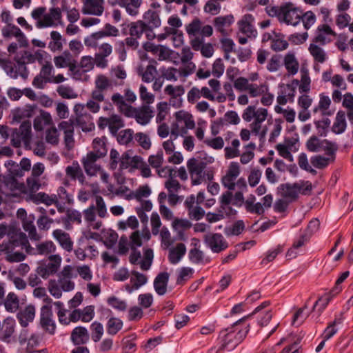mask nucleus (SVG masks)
I'll return each mask as SVG.
<instances>
[{
    "label": "nucleus",
    "instance_id": "f257e3e1",
    "mask_svg": "<svg viewBox=\"0 0 353 353\" xmlns=\"http://www.w3.org/2000/svg\"><path fill=\"white\" fill-rule=\"evenodd\" d=\"M111 99L120 112L128 117H134L136 121L142 125L148 124L154 117V110L150 105L143 104L138 108L132 107L127 104L123 97L119 93L113 94Z\"/></svg>",
    "mask_w": 353,
    "mask_h": 353
},
{
    "label": "nucleus",
    "instance_id": "f03ea898",
    "mask_svg": "<svg viewBox=\"0 0 353 353\" xmlns=\"http://www.w3.org/2000/svg\"><path fill=\"white\" fill-rule=\"evenodd\" d=\"M31 17L39 29L63 25L62 12L58 7L50 8L48 11L46 7L35 8L31 12Z\"/></svg>",
    "mask_w": 353,
    "mask_h": 353
},
{
    "label": "nucleus",
    "instance_id": "7ed1b4c3",
    "mask_svg": "<svg viewBox=\"0 0 353 353\" xmlns=\"http://www.w3.org/2000/svg\"><path fill=\"white\" fill-rule=\"evenodd\" d=\"M237 325L234 323L233 325L234 330L231 327L223 330L219 332V339L220 340L221 346L217 350L216 353L225 350H233L246 337L250 331V325L236 332L235 327Z\"/></svg>",
    "mask_w": 353,
    "mask_h": 353
},
{
    "label": "nucleus",
    "instance_id": "20e7f679",
    "mask_svg": "<svg viewBox=\"0 0 353 353\" xmlns=\"http://www.w3.org/2000/svg\"><path fill=\"white\" fill-rule=\"evenodd\" d=\"M267 117V109L261 108L256 110L254 105H249L242 114L243 119L247 122L254 119V121L250 124L251 132L256 135L259 134L261 138L265 136L267 132L266 128L261 130V124L265 121Z\"/></svg>",
    "mask_w": 353,
    "mask_h": 353
},
{
    "label": "nucleus",
    "instance_id": "39448f33",
    "mask_svg": "<svg viewBox=\"0 0 353 353\" xmlns=\"http://www.w3.org/2000/svg\"><path fill=\"white\" fill-rule=\"evenodd\" d=\"M281 195L290 202L295 201L299 194L310 195L312 190V185L308 181H299V182L281 184L279 188Z\"/></svg>",
    "mask_w": 353,
    "mask_h": 353
},
{
    "label": "nucleus",
    "instance_id": "423d86ee",
    "mask_svg": "<svg viewBox=\"0 0 353 353\" xmlns=\"http://www.w3.org/2000/svg\"><path fill=\"white\" fill-rule=\"evenodd\" d=\"M8 241H3L0 244V252L8 251L14 249L16 247H22L26 249V252L31 254L33 248L31 247L28 236L25 233L14 227L10 228L8 233Z\"/></svg>",
    "mask_w": 353,
    "mask_h": 353
},
{
    "label": "nucleus",
    "instance_id": "0eeeda50",
    "mask_svg": "<svg viewBox=\"0 0 353 353\" xmlns=\"http://www.w3.org/2000/svg\"><path fill=\"white\" fill-rule=\"evenodd\" d=\"M11 145L14 148H20L23 143L26 148H29L32 141V123L30 121H24L19 128H13L11 131Z\"/></svg>",
    "mask_w": 353,
    "mask_h": 353
},
{
    "label": "nucleus",
    "instance_id": "6e6552de",
    "mask_svg": "<svg viewBox=\"0 0 353 353\" xmlns=\"http://www.w3.org/2000/svg\"><path fill=\"white\" fill-rule=\"evenodd\" d=\"M301 73L302 77L300 84L298 80H294L292 84H285L281 86L280 92L282 94L290 99V102L293 101L297 85H299V90L301 93H306L310 90L311 79L305 68H303Z\"/></svg>",
    "mask_w": 353,
    "mask_h": 353
},
{
    "label": "nucleus",
    "instance_id": "1a4fd4ad",
    "mask_svg": "<svg viewBox=\"0 0 353 353\" xmlns=\"http://www.w3.org/2000/svg\"><path fill=\"white\" fill-rule=\"evenodd\" d=\"M133 161V157L130 151H125L121 155L114 148L111 149L110 152L109 168L111 170H115L119 168L122 171L130 168Z\"/></svg>",
    "mask_w": 353,
    "mask_h": 353
},
{
    "label": "nucleus",
    "instance_id": "9d476101",
    "mask_svg": "<svg viewBox=\"0 0 353 353\" xmlns=\"http://www.w3.org/2000/svg\"><path fill=\"white\" fill-rule=\"evenodd\" d=\"M113 89L112 81L104 74H99L94 81V88L91 92V97L97 101H104L108 91Z\"/></svg>",
    "mask_w": 353,
    "mask_h": 353
},
{
    "label": "nucleus",
    "instance_id": "9b49d317",
    "mask_svg": "<svg viewBox=\"0 0 353 353\" xmlns=\"http://www.w3.org/2000/svg\"><path fill=\"white\" fill-rule=\"evenodd\" d=\"M302 10L292 2H287L283 4V12L281 23L287 25L296 26L301 22Z\"/></svg>",
    "mask_w": 353,
    "mask_h": 353
},
{
    "label": "nucleus",
    "instance_id": "f8f14e48",
    "mask_svg": "<svg viewBox=\"0 0 353 353\" xmlns=\"http://www.w3.org/2000/svg\"><path fill=\"white\" fill-rule=\"evenodd\" d=\"M132 252L129 261L132 264H139L142 270H148L152 263L154 257L153 250L150 248L145 249L143 252V259L141 260V254L137 248H131Z\"/></svg>",
    "mask_w": 353,
    "mask_h": 353
},
{
    "label": "nucleus",
    "instance_id": "ddd939ff",
    "mask_svg": "<svg viewBox=\"0 0 353 353\" xmlns=\"http://www.w3.org/2000/svg\"><path fill=\"white\" fill-rule=\"evenodd\" d=\"M49 262L47 264L37 268V274L43 279H47L50 275L56 274L60 268L62 259L59 254H51L48 257Z\"/></svg>",
    "mask_w": 353,
    "mask_h": 353
},
{
    "label": "nucleus",
    "instance_id": "4468645a",
    "mask_svg": "<svg viewBox=\"0 0 353 353\" xmlns=\"http://www.w3.org/2000/svg\"><path fill=\"white\" fill-rule=\"evenodd\" d=\"M1 34L5 39L15 38L20 47H28V40L26 36L18 26L14 24L8 23L3 27Z\"/></svg>",
    "mask_w": 353,
    "mask_h": 353
},
{
    "label": "nucleus",
    "instance_id": "2eb2a0df",
    "mask_svg": "<svg viewBox=\"0 0 353 353\" xmlns=\"http://www.w3.org/2000/svg\"><path fill=\"white\" fill-rule=\"evenodd\" d=\"M203 241L206 245L215 253H219L228 247L223 235L219 233H208L204 236Z\"/></svg>",
    "mask_w": 353,
    "mask_h": 353
},
{
    "label": "nucleus",
    "instance_id": "dca6fc26",
    "mask_svg": "<svg viewBox=\"0 0 353 353\" xmlns=\"http://www.w3.org/2000/svg\"><path fill=\"white\" fill-rule=\"evenodd\" d=\"M187 167L190 174L192 185H196L201 183L203 179L202 174L206 167V163L192 158L188 161Z\"/></svg>",
    "mask_w": 353,
    "mask_h": 353
},
{
    "label": "nucleus",
    "instance_id": "f3484780",
    "mask_svg": "<svg viewBox=\"0 0 353 353\" xmlns=\"http://www.w3.org/2000/svg\"><path fill=\"white\" fill-rule=\"evenodd\" d=\"M40 325L41 327L50 334H54L56 330V324L53 319V313L51 305H43L41 308Z\"/></svg>",
    "mask_w": 353,
    "mask_h": 353
},
{
    "label": "nucleus",
    "instance_id": "a211bd4d",
    "mask_svg": "<svg viewBox=\"0 0 353 353\" xmlns=\"http://www.w3.org/2000/svg\"><path fill=\"white\" fill-rule=\"evenodd\" d=\"M37 109L36 105L27 104L12 111V124L19 123L33 117Z\"/></svg>",
    "mask_w": 353,
    "mask_h": 353
},
{
    "label": "nucleus",
    "instance_id": "6ab92c4d",
    "mask_svg": "<svg viewBox=\"0 0 353 353\" xmlns=\"http://www.w3.org/2000/svg\"><path fill=\"white\" fill-rule=\"evenodd\" d=\"M336 32L327 24L319 25L316 31L313 41L316 43L325 45L336 37Z\"/></svg>",
    "mask_w": 353,
    "mask_h": 353
},
{
    "label": "nucleus",
    "instance_id": "aec40b11",
    "mask_svg": "<svg viewBox=\"0 0 353 353\" xmlns=\"http://www.w3.org/2000/svg\"><path fill=\"white\" fill-rule=\"evenodd\" d=\"M240 174V166L236 162H232L225 176L221 179L223 185L229 190H234L236 180Z\"/></svg>",
    "mask_w": 353,
    "mask_h": 353
},
{
    "label": "nucleus",
    "instance_id": "412c9836",
    "mask_svg": "<svg viewBox=\"0 0 353 353\" xmlns=\"http://www.w3.org/2000/svg\"><path fill=\"white\" fill-rule=\"evenodd\" d=\"M112 6L119 5L124 8L126 12L132 16L136 17L139 14V9L143 3L142 0H108Z\"/></svg>",
    "mask_w": 353,
    "mask_h": 353
},
{
    "label": "nucleus",
    "instance_id": "4be33fe9",
    "mask_svg": "<svg viewBox=\"0 0 353 353\" xmlns=\"http://www.w3.org/2000/svg\"><path fill=\"white\" fill-rule=\"evenodd\" d=\"M253 22L254 18L251 14H245L238 22L239 32L247 37L255 38L257 35V31L253 26Z\"/></svg>",
    "mask_w": 353,
    "mask_h": 353
},
{
    "label": "nucleus",
    "instance_id": "5701e85b",
    "mask_svg": "<svg viewBox=\"0 0 353 353\" xmlns=\"http://www.w3.org/2000/svg\"><path fill=\"white\" fill-rule=\"evenodd\" d=\"M104 0H83L82 12L84 14L101 16L104 11Z\"/></svg>",
    "mask_w": 353,
    "mask_h": 353
},
{
    "label": "nucleus",
    "instance_id": "b1692460",
    "mask_svg": "<svg viewBox=\"0 0 353 353\" xmlns=\"http://www.w3.org/2000/svg\"><path fill=\"white\" fill-rule=\"evenodd\" d=\"M195 199V196L192 194L187 197L184 205L188 209L189 217L191 219L199 221L204 216L205 211L199 205H194L196 202Z\"/></svg>",
    "mask_w": 353,
    "mask_h": 353
},
{
    "label": "nucleus",
    "instance_id": "393cba45",
    "mask_svg": "<svg viewBox=\"0 0 353 353\" xmlns=\"http://www.w3.org/2000/svg\"><path fill=\"white\" fill-rule=\"evenodd\" d=\"M234 18L231 14L219 16L214 18L213 21L216 30L223 35H228L230 32V26L234 23Z\"/></svg>",
    "mask_w": 353,
    "mask_h": 353
},
{
    "label": "nucleus",
    "instance_id": "a878e982",
    "mask_svg": "<svg viewBox=\"0 0 353 353\" xmlns=\"http://www.w3.org/2000/svg\"><path fill=\"white\" fill-rule=\"evenodd\" d=\"M52 236L66 252H70L73 250L74 243L69 233L61 229H56L52 232Z\"/></svg>",
    "mask_w": 353,
    "mask_h": 353
},
{
    "label": "nucleus",
    "instance_id": "bb28decb",
    "mask_svg": "<svg viewBox=\"0 0 353 353\" xmlns=\"http://www.w3.org/2000/svg\"><path fill=\"white\" fill-rule=\"evenodd\" d=\"M100 158L95 156V153L88 152L85 157L82 159V164L85 173L89 176H95L100 171L101 166L96 163Z\"/></svg>",
    "mask_w": 353,
    "mask_h": 353
},
{
    "label": "nucleus",
    "instance_id": "cd10ccee",
    "mask_svg": "<svg viewBox=\"0 0 353 353\" xmlns=\"http://www.w3.org/2000/svg\"><path fill=\"white\" fill-rule=\"evenodd\" d=\"M155 57L159 61H170L176 65L179 63V54L165 46H160Z\"/></svg>",
    "mask_w": 353,
    "mask_h": 353
},
{
    "label": "nucleus",
    "instance_id": "c85d7f7f",
    "mask_svg": "<svg viewBox=\"0 0 353 353\" xmlns=\"http://www.w3.org/2000/svg\"><path fill=\"white\" fill-rule=\"evenodd\" d=\"M90 339V334L88 330L82 326L74 328L70 334L71 341L76 345L83 346Z\"/></svg>",
    "mask_w": 353,
    "mask_h": 353
},
{
    "label": "nucleus",
    "instance_id": "c756f323",
    "mask_svg": "<svg viewBox=\"0 0 353 353\" xmlns=\"http://www.w3.org/2000/svg\"><path fill=\"white\" fill-rule=\"evenodd\" d=\"M15 320L12 317L5 319L1 324L0 339L6 342L10 341V339L15 331Z\"/></svg>",
    "mask_w": 353,
    "mask_h": 353
},
{
    "label": "nucleus",
    "instance_id": "7c9ffc66",
    "mask_svg": "<svg viewBox=\"0 0 353 353\" xmlns=\"http://www.w3.org/2000/svg\"><path fill=\"white\" fill-rule=\"evenodd\" d=\"M35 216L31 214L27 219L23 220L22 227L28 232V236L32 241H38L41 239V236L37 232V228L34 224Z\"/></svg>",
    "mask_w": 353,
    "mask_h": 353
},
{
    "label": "nucleus",
    "instance_id": "2f4dec72",
    "mask_svg": "<svg viewBox=\"0 0 353 353\" xmlns=\"http://www.w3.org/2000/svg\"><path fill=\"white\" fill-rule=\"evenodd\" d=\"M160 14V10L148 9L143 14V21L150 27L159 28L162 23Z\"/></svg>",
    "mask_w": 353,
    "mask_h": 353
},
{
    "label": "nucleus",
    "instance_id": "473e14b6",
    "mask_svg": "<svg viewBox=\"0 0 353 353\" xmlns=\"http://www.w3.org/2000/svg\"><path fill=\"white\" fill-rule=\"evenodd\" d=\"M36 309L32 305L26 306L17 314V319L22 327H26L35 316Z\"/></svg>",
    "mask_w": 353,
    "mask_h": 353
},
{
    "label": "nucleus",
    "instance_id": "72a5a7b5",
    "mask_svg": "<svg viewBox=\"0 0 353 353\" xmlns=\"http://www.w3.org/2000/svg\"><path fill=\"white\" fill-rule=\"evenodd\" d=\"M131 274L132 276L130 279V282L132 285L131 286L126 285L125 286V289L129 293H132L134 290H138L148 281L146 275L142 273L133 270Z\"/></svg>",
    "mask_w": 353,
    "mask_h": 353
},
{
    "label": "nucleus",
    "instance_id": "f704fd0d",
    "mask_svg": "<svg viewBox=\"0 0 353 353\" xmlns=\"http://www.w3.org/2000/svg\"><path fill=\"white\" fill-rule=\"evenodd\" d=\"M170 274L168 272L159 273L154 281V288L156 292L160 295H164L167 292V286Z\"/></svg>",
    "mask_w": 353,
    "mask_h": 353
},
{
    "label": "nucleus",
    "instance_id": "c9c22d12",
    "mask_svg": "<svg viewBox=\"0 0 353 353\" xmlns=\"http://www.w3.org/2000/svg\"><path fill=\"white\" fill-rule=\"evenodd\" d=\"M330 105L331 100L330 97L321 94L319 95V104L314 108L313 112L317 113L320 112L323 116H331L333 114V111L330 110Z\"/></svg>",
    "mask_w": 353,
    "mask_h": 353
},
{
    "label": "nucleus",
    "instance_id": "e433bc0d",
    "mask_svg": "<svg viewBox=\"0 0 353 353\" xmlns=\"http://www.w3.org/2000/svg\"><path fill=\"white\" fill-rule=\"evenodd\" d=\"M130 169L139 170L143 177L148 178L151 176L150 165H148L147 163L145 162L143 158L140 156L135 155L133 157V161Z\"/></svg>",
    "mask_w": 353,
    "mask_h": 353
},
{
    "label": "nucleus",
    "instance_id": "4c0bfd02",
    "mask_svg": "<svg viewBox=\"0 0 353 353\" xmlns=\"http://www.w3.org/2000/svg\"><path fill=\"white\" fill-rule=\"evenodd\" d=\"M186 252L185 245L182 243H178L174 248L170 249L168 259L172 264H176Z\"/></svg>",
    "mask_w": 353,
    "mask_h": 353
},
{
    "label": "nucleus",
    "instance_id": "58836bf2",
    "mask_svg": "<svg viewBox=\"0 0 353 353\" xmlns=\"http://www.w3.org/2000/svg\"><path fill=\"white\" fill-rule=\"evenodd\" d=\"M309 52L313 57L315 62L323 64L328 59V56L325 50L319 46L316 43H311L309 46Z\"/></svg>",
    "mask_w": 353,
    "mask_h": 353
},
{
    "label": "nucleus",
    "instance_id": "ea45409f",
    "mask_svg": "<svg viewBox=\"0 0 353 353\" xmlns=\"http://www.w3.org/2000/svg\"><path fill=\"white\" fill-rule=\"evenodd\" d=\"M50 41L48 43V48L51 52L61 51L63 49L65 39L58 31L53 30L50 32Z\"/></svg>",
    "mask_w": 353,
    "mask_h": 353
},
{
    "label": "nucleus",
    "instance_id": "a19ab883",
    "mask_svg": "<svg viewBox=\"0 0 353 353\" xmlns=\"http://www.w3.org/2000/svg\"><path fill=\"white\" fill-rule=\"evenodd\" d=\"M52 122L51 115L49 112L41 110L40 114L34 119V128L37 131H41L45 126L49 125Z\"/></svg>",
    "mask_w": 353,
    "mask_h": 353
},
{
    "label": "nucleus",
    "instance_id": "79ce46f5",
    "mask_svg": "<svg viewBox=\"0 0 353 353\" xmlns=\"http://www.w3.org/2000/svg\"><path fill=\"white\" fill-rule=\"evenodd\" d=\"M101 121H105V125H108L112 134H116L118 130L123 127V121L118 115H112L109 118L101 117Z\"/></svg>",
    "mask_w": 353,
    "mask_h": 353
},
{
    "label": "nucleus",
    "instance_id": "37998d69",
    "mask_svg": "<svg viewBox=\"0 0 353 353\" xmlns=\"http://www.w3.org/2000/svg\"><path fill=\"white\" fill-rule=\"evenodd\" d=\"M56 66H76V61L68 50L63 51L54 59Z\"/></svg>",
    "mask_w": 353,
    "mask_h": 353
},
{
    "label": "nucleus",
    "instance_id": "c03bdc74",
    "mask_svg": "<svg viewBox=\"0 0 353 353\" xmlns=\"http://www.w3.org/2000/svg\"><path fill=\"white\" fill-rule=\"evenodd\" d=\"M347 127V123L345 120V112L342 110H339L336 116L335 121L332 127V131L335 134H341L345 132Z\"/></svg>",
    "mask_w": 353,
    "mask_h": 353
},
{
    "label": "nucleus",
    "instance_id": "a18cd8bd",
    "mask_svg": "<svg viewBox=\"0 0 353 353\" xmlns=\"http://www.w3.org/2000/svg\"><path fill=\"white\" fill-rule=\"evenodd\" d=\"M93 151L90 153H95V156L99 158L104 157L107 154L108 149L105 145V138H95L92 141Z\"/></svg>",
    "mask_w": 353,
    "mask_h": 353
},
{
    "label": "nucleus",
    "instance_id": "49530a36",
    "mask_svg": "<svg viewBox=\"0 0 353 353\" xmlns=\"http://www.w3.org/2000/svg\"><path fill=\"white\" fill-rule=\"evenodd\" d=\"M3 304L6 310L9 312H15L19 307V299L14 292H9L5 299H3Z\"/></svg>",
    "mask_w": 353,
    "mask_h": 353
},
{
    "label": "nucleus",
    "instance_id": "de8ad7c7",
    "mask_svg": "<svg viewBox=\"0 0 353 353\" xmlns=\"http://www.w3.org/2000/svg\"><path fill=\"white\" fill-rule=\"evenodd\" d=\"M151 194V190L148 185L140 186L135 191L130 192L128 194L125 196L127 200L135 199L137 201H142L143 198L148 197Z\"/></svg>",
    "mask_w": 353,
    "mask_h": 353
},
{
    "label": "nucleus",
    "instance_id": "09e8293b",
    "mask_svg": "<svg viewBox=\"0 0 353 353\" xmlns=\"http://www.w3.org/2000/svg\"><path fill=\"white\" fill-rule=\"evenodd\" d=\"M161 73L157 68H139V74L141 76L142 81L145 83L152 82Z\"/></svg>",
    "mask_w": 353,
    "mask_h": 353
},
{
    "label": "nucleus",
    "instance_id": "8fccbe9b",
    "mask_svg": "<svg viewBox=\"0 0 353 353\" xmlns=\"http://www.w3.org/2000/svg\"><path fill=\"white\" fill-rule=\"evenodd\" d=\"M56 250L57 246L52 241H45L36 245L35 253L39 255H51Z\"/></svg>",
    "mask_w": 353,
    "mask_h": 353
},
{
    "label": "nucleus",
    "instance_id": "3c124183",
    "mask_svg": "<svg viewBox=\"0 0 353 353\" xmlns=\"http://www.w3.org/2000/svg\"><path fill=\"white\" fill-rule=\"evenodd\" d=\"M176 120L179 123H183V126L187 130L188 129H193L195 127V123L192 114L185 111H179L175 113Z\"/></svg>",
    "mask_w": 353,
    "mask_h": 353
},
{
    "label": "nucleus",
    "instance_id": "603ef678",
    "mask_svg": "<svg viewBox=\"0 0 353 353\" xmlns=\"http://www.w3.org/2000/svg\"><path fill=\"white\" fill-rule=\"evenodd\" d=\"M147 28L148 25L142 20H138L133 22L130 25V35L137 39H139L141 37Z\"/></svg>",
    "mask_w": 353,
    "mask_h": 353
},
{
    "label": "nucleus",
    "instance_id": "864d4df0",
    "mask_svg": "<svg viewBox=\"0 0 353 353\" xmlns=\"http://www.w3.org/2000/svg\"><path fill=\"white\" fill-rule=\"evenodd\" d=\"M14 59L19 66L34 63L33 53L26 50L17 52Z\"/></svg>",
    "mask_w": 353,
    "mask_h": 353
},
{
    "label": "nucleus",
    "instance_id": "5fc2aeb1",
    "mask_svg": "<svg viewBox=\"0 0 353 353\" xmlns=\"http://www.w3.org/2000/svg\"><path fill=\"white\" fill-rule=\"evenodd\" d=\"M76 125L81 128L83 131L90 130L92 128V123H91V116L89 114H77L75 119H74Z\"/></svg>",
    "mask_w": 353,
    "mask_h": 353
},
{
    "label": "nucleus",
    "instance_id": "6e6d98bb",
    "mask_svg": "<svg viewBox=\"0 0 353 353\" xmlns=\"http://www.w3.org/2000/svg\"><path fill=\"white\" fill-rule=\"evenodd\" d=\"M14 249H10L8 251L0 252V255L5 254V259L10 263H19L24 261L26 255L21 252H14Z\"/></svg>",
    "mask_w": 353,
    "mask_h": 353
},
{
    "label": "nucleus",
    "instance_id": "4d7b16f0",
    "mask_svg": "<svg viewBox=\"0 0 353 353\" xmlns=\"http://www.w3.org/2000/svg\"><path fill=\"white\" fill-rule=\"evenodd\" d=\"M34 63L37 61L41 66H52L51 56L46 51L39 50L33 53Z\"/></svg>",
    "mask_w": 353,
    "mask_h": 353
},
{
    "label": "nucleus",
    "instance_id": "13d9d810",
    "mask_svg": "<svg viewBox=\"0 0 353 353\" xmlns=\"http://www.w3.org/2000/svg\"><path fill=\"white\" fill-rule=\"evenodd\" d=\"M123 321L116 317H111L107 322V332L110 335L117 334L123 327Z\"/></svg>",
    "mask_w": 353,
    "mask_h": 353
},
{
    "label": "nucleus",
    "instance_id": "bf43d9fd",
    "mask_svg": "<svg viewBox=\"0 0 353 353\" xmlns=\"http://www.w3.org/2000/svg\"><path fill=\"white\" fill-rule=\"evenodd\" d=\"M62 222L64 224L70 222H76L79 224L81 223V213L77 210L68 208L65 211V216L62 218Z\"/></svg>",
    "mask_w": 353,
    "mask_h": 353
},
{
    "label": "nucleus",
    "instance_id": "052dcab7",
    "mask_svg": "<svg viewBox=\"0 0 353 353\" xmlns=\"http://www.w3.org/2000/svg\"><path fill=\"white\" fill-rule=\"evenodd\" d=\"M342 105L347 110V117L350 123L353 125V95L351 93L348 92L343 95Z\"/></svg>",
    "mask_w": 353,
    "mask_h": 353
},
{
    "label": "nucleus",
    "instance_id": "680f3d73",
    "mask_svg": "<svg viewBox=\"0 0 353 353\" xmlns=\"http://www.w3.org/2000/svg\"><path fill=\"white\" fill-rule=\"evenodd\" d=\"M136 336L131 335L123 339L122 350L123 353H133L136 350L137 344L135 343Z\"/></svg>",
    "mask_w": 353,
    "mask_h": 353
},
{
    "label": "nucleus",
    "instance_id": "e2e57ef3",
    "mask_svg": "<svg viewBox=\"0 0 353 353\" xmlns=\"http://www.w3.org/2000/svg\"><path fill=\"white\" fill-rule=\"evenodd\" d=\"M301 18V21H302L303 25L306 30L310 29L316 21L315 14L311 10H308L305 12L302 11Z\"/></svg>",
    "mask_w": 353,
    "mask_h": 353
},
{
    "label": "nucleus",
    "instance_id": "0e129e2a",
    "mask_svg": "<svg viewBox=\"0 0 353 353\" xmlns=\"http://www.w3.org/2000/svg\"><path fill=\"white\" fill-rule=\"evenodd\" d=\"M157 114L156 117V122L162 123L169 112L168 103L165 101L159 102L157 105Z\"/></svg>",
    "mask_w": 353,
    "mask_h": 353
},
{
    "label": "nucleus",
    "instance_id": "69168bd1",
    "mask_svg": "<svg viewBox=\"0 0 353 353\" xmlns=\"http://www.w3.org/2000/svg\"><path fill=\"white\" fill-rule=\"evenodd\" d=\"M193 56L194 54L190 48L188 46L184 47L181 50V54H179V63H181L182 64L186 65L188 66L191 65L195 66L194 64H193L192 62Z\"/></svg>",
    "mask_w": 353,
    "mask_h": 353
},
{
    "label": "nucleus",
    "instance_id": "338daca9",
    "mask_svg": "<svg viewBox=\"0 0 353 353\" xmlns=\"http://www.w3.org/2000/svg\"><path fill=\"white\" fill-rule=\"evenodd\" d=\"M70 74L73 79L76 80H81L83 81H88L90 79V76L88 75L87 72L90 70H83V68H69Z\"/></svg>",
    "mask_w": 353,
    "mask_h": 353
},
{
    "label": "nucleus",
    "instance_id": "774afa93",
    "mask_svg": "<svg viewBox=\"0 0 353 353\" xmlns=\"http://www.w3.org/2000/svg\"><path fill=\"white\" fill-rule=\"evenodd\" d=\"M271 48L274 51H282L288 47V43L281 35H274L271 42Z\"/></svg>",
    "mask_w": 353,
    "mask_h": 353
}]
</instances>
